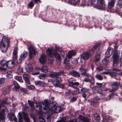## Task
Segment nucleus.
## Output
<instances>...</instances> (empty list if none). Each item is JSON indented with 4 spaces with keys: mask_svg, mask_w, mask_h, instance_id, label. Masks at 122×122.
<instances>
[{
    "mask_svg": "<svg viewBox=\"0 0 122 122\" xmlns=\"http://www.w3.org/2000/svg\"><path fill=\"white\" fill-rule=\"evenodd\" d=\"M96 92V93L98 94V95L100 97V98H102V97H104L105 95V94L103 93L101 91H97Z\"/></svg>",
    "mask_w": 122,
    "mask_h": 122,
    "instance_id": "nucleus-34",
    "label": "nucleus"
},
{
    "mask_svg": "<svg viewBox=\"0 0 122 122\" xmlns=\"http://www.w3.org/2000/svg\"><path fill=\"white\" fill-rule=\"evenodd\" d=\"M15 80L20 82L22 79V77L21 76H15Z\"/></svg>",
    "mask_w": 122,
    "mask_h": 122,
    "instance_id": "nucleus-56",
    "label": "nucleus"
},
{
    "mask_svg": "<svg viewBox=\"0 0 122 122\" xmlns=\"http://www.w3.org/2000/svg\"><path fill=\"white\" fill-rule=\"evenodd\" d=\"M38 120L39 121H37L36 122H46L45 120L42 117H40L38 118Z\"/></svg>",
    "mask_w": 122,
    "mask_h": 122,
    "instance_id": "nucleus-48",
    "label": "nucleus"
},
{
    "mask_svg": "<svg viewBox=\"0 0 122 122\" xmlns=\"http://www.w3.org/2000/svg\"><path fill=\"white\" fill-rule=\"evenodd\" d=\"M10 40L5 36H3L0 41V49L2 52H6L8 48L9 47Z\"/></svg>",
    "mask_w": 122,
    "mask_h": 122,
    "instance_id": "nucleus-1",
    "label": "nucleus"
},
{
    "mask_svg": "<svg viewBox=\"0 0 122 122\" xmlns=\"http://www.w3.org/2000/svg\"><path fill=\"white\" fill-rule=\"evenodd\" d=\"M14 83L15 85L14 87L16 90H19L20 88L19 85L17 83V82L15 81H14Z\"/></svg>",
    "mask_w": 122,
    "mask_h": 122,
    "instance_id": "nucleus-44",
    "label": "nucleus"
},
{
    "mask_svg": "<svg viewBox=\"0 0 122 122\" xmlns=\"http://www.w3.org/2000/svg\"><path fill=\"white\" fill-rule=\"evenodd\" d=\"M115 2V1L114 0H111L108 3V8L109 9H110L113 8Z\"/></svg>",
    "mask_w": 122,
    "mask_h": 122,
    "instance_id": "nucleus-24",
    "label": "nucleus"
},
{
    "mask_svg": "<svg viewBox=\"0 0 122 122\" xmlns=\"http://www.w3.org/2000/svg\"><path fill=\"white\" fill-rule=\"evenodd\" d=\"M82 121L83 122H90L89 119L85 117H83Z\"/></svg>",
    "mask_w": 122,
    "mask_h": 122,
    "instance_id": "nucleus-45",
    "label": "nucleus"
},
{
    "mask_svg": "<svg viewBox=\"0 0 122 122\" xmlns=\"http://www.w3.org/2000/svg\"><path fill=\"white\" fill-rule=\"evenodd\" d=\"M76 90L73 91L72 94L73 95H75L79 93V88H77V87L76 88Z\"/></svg>",
    "mask_w": 122,
    "mask_h": 122,
    "instance_id": "nucleus-40",
    "label": "nucleus"
},
{
    "mask_svg": "<svg viewBox=\"0 0 122 122\" xmlns=\"http://www.w3.org/2000/svg\"><path fill=\"white\" fill-rule=\"evenodd\" d=\"M25 68L27 72H29L33 71V68L31 64L26 65L25 66Z\"/></svg>",
    "mask_w": 122,
    "mask_h": 122,
    "instance_id": "nucleus-21",
    "label": "nucleus"
},
{
    "mask_svg": "<svg viewBox=\"0 0 122 122\" xmlns=\"http://www.w3.org/2000/svg\"><path fill=\"white\" fill-rule=\"evenodd\" d=\"M81 92L82 93V96L85 99L86 97H87L91 96L92 93L90 92V89L85 87H82L81 90Z\"/></svg>",
    "mask_w": 122,
    "mask_h": 122,
    "instance_id": "nucleus-5",
    "label": "nucleus"
},
{
    "mask_svg": "<svg viewBox=\"0 0 122 122\" xmlns=\"http://www.w3.org/2000/svg\"><path fill=\"white\" fill-rule=\"evenodd\" d=\"M7 103V102L6 100H0V122H3L5 121L4 110L3 109L0 110L1 107H5Z\"/></svg>",
    "mask_w": 122,
    "mask_h": 122,
    "instance_id": "nucleus-4",
    "label": "nucleus"
},
{
    "mask_svg": "<svg viewBox=\"0 0 122 122\" xmlns=\"http://www.w3.org/2000/svg\"><path fill=\"white\" fill-rule=\"evenodd\" d=\"M29 50V58L30 60H32L33 57V54L34 55H35L36 53V49L34 47H33L31 45L30 47L28 48Z\"/></svg>",
    "mask_w": 122,
    "mask_h": 122,
    "instance_id": "nucleus-9",
    "label": "nucleus"
},
{
    "mask_svg": "<svg viewBox=\"0 0 122 122\" xmlns=\"http://www.w3.org/2000/svg\"><path fill=\"white\" fill-rule=\"evenodd\" d=\"M46 58L44 55H41L39 58V61L42 64H44L45 62Z\"/></svg>",
    "mask_w": 122,
    "mask_h": 122,
    "instance_id": "nucleus-19",
    "label": "nucleus"
},
{
    "mask_svg": "<svg viewBox=\"0 0 122 122\" xmlns=\"http://www.w3.org/2000/svg\"><path fill=\"white\" fill-rule=\"evenodd\" d=\"M65 73L63 70H61L59 71V72H57L58 76H61V75H63Z\"/></svg>",
    "mask_w": 122,
    "mask_h": 122,
    "instance_id": "nucleus-46",
    "label": "nucleus"
},
{
    "mask_svg": "<svg viewBox=\"0 0 122 122\" xmlns=\"http://www.w3.org/2000/svg\"><path fill=\"white\" fill-rule=\"evenodd\" d=\"M76 54V52L75 51H68V58L69 59H71L73 56H75Z\"/></svg>",
    "mask_w": 122,
    "mask_h": 122,
    "instance_id": "nucleus-22",
    "label": "nucleus"
},
{
    "mask_svg": "<svg viewBox=\"0 0 122 122\" xmlns=\"http://www.w3.org/2000/svg\"><path fill=\"white\" fill-rule=\"evenodd\" d=\"M56 51V49H53L52 48H48L46 51L47 55L49 57H53Z\"/></svg>",
    "mask_w": 122,
    "mask_h": 122,
    "instance_id": "nucleus-12",
    "label": "nucleus"
},
{
    "mask_svg": "<svg viewBox=\"0 0 122 122\" xmlns=\"http://www.w3.org/2000/svg\"><path fill=\"white\" fill-rule=\"evenodd\" d=\"M77 97L76 96H74L71 98L70 100V102H74L76 101L77 99Z\"/></svg>",
    "mask_w": 122,
    "mask_h": 122,
    "instance_id": "nucleus-50",
    "label": "nucleus"
},
{
    "mask_svg": "<svg viewBox=\"0 0 122 122\" xmlns=\"http://www.w3.org/2000/svg\"><path fill=\"white\" fill-rule=\"evenodd\" d=\"M34 5L32 1H31L29 3L27 6L29 8H31L33 7Z\"/></svg>",
    "mask_w": 122,
    "mask_h": 122,
    "instance_id": "nucleus-43",
    "label": "nucleus"
},
{
    "mask_svg": "<svg viewBox=\"0 0 122 122\" xmlns=\"http://www.w3.org/2000/svg\"><path fill=\"white\" fill-rule=\"evenodd\" d=\"M28 55V53L26 51H24L22 54L20 56L18 63L19 64L21 62L23 61L27 57Z\"/></svg>",
    "mask_w": 122,
    "mask_h": 122,
    "instance_id": "nucleus-13",
    "label": "nucleus"
},
{
    "mask_svg": "<svg viewBox=\"0 0 122 122\" xmlns=\"http://www.w3.org/2000/svg\"><path fill=\"white\" fill-rule=\"evenodd\" d=\"M113 52V49L111 47H109L105 53V56L106 58H109L111 56Z\"/></svg>",
    "mask_w": 122,
    "mask_h": 122,
    "instance_id": "nucleus-14",
    "label": "nucleus"
},
{
    "mask_svg": "<svg viewBox=\"0 0 122 122\" xmlns=\"http://www.w3.org/2000/svg\"><path fill=\"white\" fill-rule=\"evenodd\" d=\"M28 102L29 105L31 107H33L34 105V102L32 101H30L29 100H28Z\"/></svg>",
    "mask_w": 122,
    "mask_h": 122,
    "instance_id": "nucleus-54",
    "label": "nucleus"
},
{
    "mask_svg": "<svg viewBox=\"0 0 122 122\" xmlns=\"http://www.w3.org/2000/svg\"><path fill=\"white\" fill-rule=\"evenodd\" d=\"M120 53L117 50L114 51L112 58L113 59V64L117 65L118 64Z\"/></svg>",
    "mask_w": 122,
    "mask_h": 122,
    "instance_id": "nucleus-6",
    "label": "nucleus"
},
{
    "mask_svg": "<svg viewBox=\"0 0 122 122\" xmlns=\"http://www.w3.org/2000/svg\"><path fill=\"white\" fill-rule=\"evenodd\" d=\"M10 91V89L8 88L4 89L2 91L3 94L5 95L8 94Z\"/></svg>",
    "mask_w": 122,
    "mask_h": 122,
    "instance_id": "nucleus-36",
    "label": "nucleus"
},
{
    "mask_svg": "<svg viewBox=\"0 0 122 122\" xmlns=\"http://www.w3.org/2000/svg\"><path fill=\"white\" fill-rule=\"evenodd\" d=\"M79 70L80 72L81 73V74L82 76L85 75L86 73H87V70L86 69L81 67L79 68Z\"/></svg>",
    "mask_w": 122,
    "mask_h": 122,
    "instance_id": "nucleus-31",
    "label": "nucleus"
},
{
    "mask_svg": "<svg viewBox=\"0 0 122 122\" xmlns=\"http://www.w3.org/2000/svg\"><path fill=\"white\" fill-rule=\"evenodd\" d=\"M54 57L56 59V60L59 62H61V57L60 54L58 53L56 51L54 55Z\"/></svg>",
    "mask_w": 122,
    "mask_h": 122,
    "instance_id": "nucleus-20",
    "label": "nucleus"
},
{
    "mask_svg": "<svg viewBox=\"0 0 122 122\" xmlns=\"http://www.w3.org/2000/svg\"><path fill=\"white\" fill-rule=\"evenodd\" d=\"M5 81V80L4 78H0V85L4 83Z\"/></svg>",
    "mask_w": 122,
    "mask_h": 122,
    "instance_id": "nucleus-61",
    "label": "nucleus"
},
{
    "mask_svg": "<svg viewBox=\"0 0 122 122\" xmlns=\"http://www.w3.org/2000/svg\"><path fill=\"white\" fill-rule=\"evenodd\" d=\"M96 0H89V1L91 3L92 5H94V3L96 2Z\"/></svg>",
    "mask_w": 122,
    "mask_h": 122,
    "instance_id": "nucleus-62",
    "label": "nucleus"
},
{
    "mask_svg": "<svg viewBox=\"0 0 122 122\" xmlns=\"http://www.w3.org/2000/svg\"><path fill=\"white\" fill-rule=\"evenodd\" d=\"M8 117L9 119L11 121H14L15 122H16L17 121V118L14 113H10Z\"/></svg>",
    "mask_w": 122,
    "mask_h": 122,
    "instance_id": "nucleus-16",
    "label": "nucleus"
},
{
    "mask_svg": "<svg viewBox=\"0 0 122 122\" xmlns=\"http://www.w3.org/2000/svg\"><path fill=\"white\" fill-rule=\"evenodd\" d=\"M17 70L18 71L20 72H23V67L21 66H19L18 69Z\"/></svg>",
    "mask_w": 122,
    "mask_h": 122,
    "instance_id": "nucleus-55",
    "label": "nucleus"
},
{
    "mask_svg": "<svg viewBox=\"0 0 122 122\" xmlns=\"http://www.w3.org/2000/svg\"><path fill=\"white\" fill-rule=\"evenodd\" d=\"M37 108L39 107V111L40 112H41L42 110V107L41 105L36 106Z\"/></svg>",
    "mask_w": 122,
    "mask_h": 122,
    "instance_id": "nucleus-63",
    "label": "nucleus"
},
{
    "mask_svg": "<svg viewBox=\"0 0 122 122\" xmlns=\"http://www.w3.org/2000/svg\"><path fill=\"white\" fill-rule=\"evenodd\" d=\"M48 68L47 66H43L41 68V70L43 72L46 73L48 71Z\"/></svg>",
    "mask_w": 122,
    "mask_h": 122,
    "instance_id": "nucleus-35",
    "label": "nucleus"
},
{
    "mask_svg": "<svg viewBox=\"0 0 122 122\" xmlns=\"http://www.w3.org/2000/svg\"><path fill=\"white\" fill-rule=\"evenodd\" d=\"M113 71H115L113 72L112 71L109 73L110 75L112 77H114L117 76V75H118V73H117L116 71H121L120 69L116 68H114L113 69Z\"/></svg>",
    "mask_w": 122,
    "mask_h": 122,
    "instance_id": "nucleus-15",
    "label": "nucleus"
},
{
    "mask_svg": "<svg viewBox=\"0 0 122 122\" xmlns=\"http://www.w3.org/2000/svg\"><path fill=\"white\" fill-rule=\"evenodd\" d=\"M120 85V83L117 82H116L112 84V85L113 86V89L111 90V91L112 92H113L116 91Z\"/></svg>",
    "mask_w": 122,
    "mask_h": 122,
    "instance_id": "nucleus-18",
    "label": "nucleus"
},
{
    "mask_svg": "<svg viewBox=\"0 0 122 122\" xmlns=\"http://www.w3.org/2000/svg\"><path fill=\"white\" fill-rule=\"evenodd\" d=\"M44 107H43L44 110H47L50 108L49 104H45Z\"/></svg>",
    "mask_w": 122,
    "mask_h": 122,
    "instance_id": "nucleus-58",
    "label": "nucleus"
},
{
    "mask_svg": "<svg viewBox=\"0 0 122 122\" xmlns=\"http://www.w3.org/2000/svg\"><path fill=\"white\" fill-rule=\"evenodd\" d=\"M114 49L115 50H117V49L119 46V45L116 42L114 43Z\"/></svg>",
    "mask_w": 122,
    "mask_h": 122,
    "instance_id": "nucleus-60",
    "label": "nucleus"
},
{
    "mask_svg": "<svg viewBox=\"0 0 122 122\" xmlns=\"http://www.w3.org/2000/svg\"><path fill=\"white\" fill-rule=\"evenodd\" d=\"M70 3L71 4H73L75 6H76L77 5H78L79 3L80 2V0H69Z\"/></svg>",
    "mask_w": 122,
    "mask_h": 122,
    "instance_id": "nucleus-26",
    "label": "nucleus"
},
{
    "mask_svg": "<svg viewBox=\"0 0 122 122\" xmlns=\"http://www.w3.org/2000/svg\"><path fill=\"white\" fill-rule=\"evenodd\" d=\"M23 115V117L25 122H30L29 119L28 117V116L26 113L24 112H22Z\"/></svg>",
    "mask_w": 122,
    "mask_h": 122,
    "instance_id": "nucleus-25",
    "label": "nucleus"
},
{
    "mask_svg": "<svg viewBox=\"0 0 122 122\" xmlns=\"http://www.w3.org/2000/svg\"><path fill=\"white\" fill-rule=\"evenodd\" d=\"M7 61H6L4 59H2L0 61V64L3 67L5 65L7 66Z\"/></svg>",
    "mask_w": 122,
    "mask_h": 122,
    "instance_id": "nucleus-33",
    "label": "nucleus"
},
{
    "mask_svg": "<svg viewBox=\"0 0 122 122\" xmlns=\"http://www.w3.org/2000/svg\"><path fill=\"white\" fill-rule=\"evenodd\" d=\"M57 76H58L57 72H53L49 74V76L52 78H56Z\"/></svg>",
    "mask_w": 122,
    "mask_h": 122,
    "instance_id": "nucleus-37",
    "label": "nucleus"
},
{
    "mask_svg": "<svg viewBox=\"0 0 122 122\" xmlns=\"http://www.w3.org/2000/svg\"><path fill=\"white\" fill-rule=\"evenodd\" d=\"M55 48L57 51H58L60 52H62L63 51L62 49L61 48L60 46H55Z\"/></svg>",
    "mask_w": 122,
    "mask_h": 122,
    "instance_id": "nucleus-47",
    "label": "nucleus"
},
{
    "mask_svg": "<svg viewBox=\"0 0 122 122\" xmlns=\"http://www.w3.org/2000/svg\"><path fill=\"white\" fill-rule=\"evenodd\" d=\"M104 25L106 29L108 30H110V28L112 26V23L110 21H108L104 23Z\"/></svg>",
    "mask_w": 122,
    "mask_h": 122,
    "instance_id": "nucleus-23",
    "label": "nucleus"
},
{
    "mask_svg": "<svg viewBox=\"0 0 122 122\" xmlns=\"http://www.w3.org/2000/svg\"><path fill=\"white\" fill-rule=\"evenodd\" d=\"M108 63V61L106 58H104L103 60H102V64L103 65H107Z\"/></svg>",
    "mask_w": 122,
    "mask_h": 122,
    "instance_id": "nucleus-41",
    "label": "nucleus"
},
{
    "mask_svg": "<svg viewBox=\"0 0 122 122\" xmlns=\"http://www.w3.org/2000/svg\"><path fill=\"white\" fill-rule=\"evenodd\" d=\"M105 83H104V84L102 86V87L100 89H101V90L103 91H107V89L106 88L105 86Z\"/></svg>",
    "mask_w": 122,
    "mask_h": 122,
    "instance_id": "nucleus-52",
    "label": "nucleus"
},
{
    "mask_svg": "<svg viewBox=\"0 0 122 122\" xmlns=\"http://www.w3.org/2000/svg\"><path fill=\"white\" fill-rule=\"evenodd\" d=\"M92 79H90V81L89 82L92 85L94 84L95 82V79L93 77L91 76Z\"/></svg>",
    "mask_w": 122,
    "mask_h": 122,
    "instance_id": "nucleus-57",
    "label": "nucleus"
},
{
    "mask_svg": "<svg viewBox=\"0 0 122 122\" xmlns=\"http://www.w3.org/2000/svg\"><path fill=\"white\" fill-rule=\"evenodd\" d=\"M35 83L36 85L41 86H43V82L40 81H36L35 82Z\"/></svg>",
    "mask_w": 122,
    "mask_h": 122,
    "instance_id": "nucleus-39",
    "label": "nucleus"
},
{
    "mask_svg": "<svg viewBox=\"0 0 122 122\" xmlns=\"http://www.w3.org/2000/svg\"><path fill=\"white\" fill-rule=\"evenodd\" d=\"M23 77L24 80L26 83L28 84H30L29 80L30 76L29 75L27 74H24L23 75Z\"/></svg>",
    "mask_w": 122,
    "mask_h": 122,
    "instance_id": "nucleus-17",
    "label": "nucleus"
},
{
    "mask_svg": "<svg viewBox=\"0 0 122 122\" xmlns=\"http://www.w3.org/2000/svg\"><path fill=\"white\" fill-rule=\"evenodd\" d=\"M91 18H90L87 19V23L85 24L86 27L87 28H92L94 26L96 28H97L99 26V22L97 19L94 17H93L92 20L94 23H92V22L91 21Z\"/></svg>",
    "mask_w": 122,
    "mask_h": 122,
    "instance_id": "nucleus-2",
    "label": "nucleus"
},
{
    "mask_svg": "<svg viewBox=\"0 0 122 122\" xmlns=\"http://www.w3.org/2000/svg\"><path fill=\"white\" fill-rule=\"evenodd\" d=\"M93 118L97 122H99L100 121V115L97 113H95L94 115Z\"/></svg>",
    "mask_w": 122,
    "mask_h": 122,
    "instance_id": "nucleus-27",
    "label": "nucleus"
},
{
    "mask_svg": "<svg viewBox=\"0 0 122 122\" xmlns=\"http://www.w3.org/2000/svg\"><path fill=\"white\" fill-rule=\"evenodd\" d=\"M90 56V54L87 52L84 53L82 57L84 60H87L89 59Z\"/></svg>",
    "mask_w": 122,
    "mask_h": 122,
    "instance_id": "nucleus-28",
    "label": "nucleus"
},
{
    "mask_svg": "<svg viewBox=\"0 0 122 122\" xmlns=\"http://www.w3.org/2000/svg\"><path fill=\"white\" fill-rule=\"evenodd\" d=\"M117 5L119 6L120 8H122V0H118Z\"/></svg>",
    "mask_w": 122,
    "mask_h": 122,
    "instance_id": "nucleus-49",
    "label": "nucleus"
},
{
    "mask_svg": "<svg viewBox=\"0 0 122 122\" xmlns=\"http://www.w3.org/2000/svg\"><path fill=\"white\" fill-rule=\"evenodd\" d=\"M18 115L19 116L18 117L19 122H23L22 120L23 119H24V118L23 117L22 112V113L19 112Z\"/></svg>",
    "mask_w": 122,
    "mask_h": 122,
    "instance_id": "nucleus-32",
    "label": "nucleus"
},
{
    "mask_svg": "<svg viewBox=\"0 0 122 122\" xmlns=\"http://www.w3.org/2000/svg\"><path fill=\"white\" fill-rule=\"evenodd\" d=\"M97 5L96 6L98 9L105 10L106 5L104 0H97Z\"/></svg>",
    "mask_w": 122,
    "mask_h": 122,
    "instance_id": "nucleus-7",
    "label": "nucleus"
},
{
    "mask_svg": "<svg viewBox=\"0 0 122 122\" xmlns=\"http://www.w3.org/2000/svg\"><path fill=\"white\" fill-rule=\"evenodd\" d=\"M67 81L68 82V86L74 88H76L79 85V83L78 82H73L74 79L71 78H69L67 79Z\"/></svg>",
    "mask_w": 122,
    "mask_h": 122,
    "instance_id": "nucleus-8",
    "label": "nucleus"
},
{
    "mask_svg": "<svg viewBox=\"0 0 122 122\" xmlns=\"http://www.w3.org/2000/svg\"><path fill=\"white\" fill-rule=\"evenodd\" d=\"M103 84L104 83H99L97 82L96 83V84L97 85V86L99 88V89H100L101 88V87H102V86Z\"/></svg>",
    "mask_w": 122,
    "mask_h": 122,
    "instance_id": "nucleus-53",
    "label": "nucleus"
},
{
    "mask_svg": "<svg viewBox=\"0 0 122 122\" xmlns=\"http://www.w3.org/2000/svg\"><path fill=\"white\" fill-rule=\"evenodd\" d=\"M96 77L100 80H102L103 79L102 76L100 75L97 74L96 76Z\"/></svg>",
    "mask_w": 122,
    "mask_h": 122,
    "instance_id": "nucleus-51",
    "label": "nucleus"
},
{
    "mask_svg": "<svg viewBox=\"0 0 122 122\" xmlns=\"http://www.w3.org/2000/svg\"><path fill=\"white\" fill-rule=\"evenodd\" d=\"M92 89L94 92H95L96 91L98 90L99 89V88L97 86L93 87L92 88Z\"/></svg>",
    "mask_w": 122,
    "mask_h": 122,
    "instance_id": "nucleus-59",
    "label": "nucleus"
},
{
    "mask_svg": "<svg viewBox=\"0 0 122 122\" xmlns=\"http://www.w3.org/2000/svg\"><path fill=\"white\" fill-rule=\"evenodd\" d=\"M55 80L56 82L57 83L55 84L56 86H58V84H59V83L61 82L62 81L61 78L58 77V76H57L56 77Z\"/></svg>",
    "mask_w": 122,
    "mask_h": 122,
    "instance_id": "nucleus-38",
    "label": "nucleus"
},
{
    "mask_svg": "<svg viewBox=\"0 0 122 122\" xmlns=\"http://www.w3.org/2000/svg\"><path fill=\"white\" fill-rule=\"evenodd\" d=\"M101 45V42H97L90 50L91 51L93 52L95 51L97 48H98V51L96 52L95 56V61L96 62L99 61L100 60L101 52L100 51V48H99V47Z\"/></svg>",
    "mask_w": 122,
    "mask_h": 122,
    "instance_id": "nucleus-3",
    "label": "nucleus"
},
{
    "mask_svg": "<svg viewBox=\"0 0 122 122\" xmlns=\"http://www.w3.org/2000/svg\"><path fill=\"white\" fill-rule=\"evenodd\" d=\"M39 78L41 79L44 80L46 77V75L45 74H41L39 76Z\"/></svg>",
    "mask_w": 122,
    "mask_h": 122,
    "instance_id": "nucleus-42",
    "label": "nucleus"
},
{
    "mask_svg": "<svg viewBox=\"0 0 122 122\" xmlns=\"http://www.w3.org/2000/svg\"><path fill=\"white\" fill-rule=\"evenodd\" d=\"M58 106L57 105H56V104H54L52 105L51 107V109L50 108L48 109V110H46V112L49 116H51L53 114V112H56V111L57 110V108Z\"/></svg>",
    "mask_w": 122,
    "mask_h": 122,
    "instance_id": "nucleus-10",
    "label": "nucleus"
},
{
    "mask_svg": "<svg viewBox=\"0 0 122 122\" xmlns=\"http://www.w3.org/2000/svg\"><path fill=\"white\" fill-rule=\"evenodd\" d=\"M17 49L15 48L14 51L13 58L14 59L15 61H16L17 60Z\"/></svg>",
    "mask_w": 122,
    "mask_h": 122,
    "instance_id": "nucleus-29",
    "label": "nucleus"
},
{
    "mask_svg": "<svg viewBox=\"0 0 122 122\" xmlns=\"http://www.w3.org/2000/svg\"><path fill=\"white\" fill-rule=\"evenodd\" d=\"M83 81L85 82H88L90 81V79L88 78H85L83 80Z\"/></svg>",
    "mask_w": 122,
    "mask_h": 122,
    "instance_id": "nucleus-64",
    "label": "nucleus"
},
{
    "mask_svg": "<svg viewBox=\"0 0 122 122\" xmlns=\"http://www.w3.org/2000/svg\"><path fill=\"white\" fill-rule=\"evenodd\" d=\"M15 62L17 64H19L18 60L15 61L14 59L13 58L12 60H10L7 61L6 66L8 68H12L14 67L15 65Z\"/></svg>",
    "mask_w": 122,
    "mask_h": 122,
    "instance_id": "nucleus-11",
    "label": "nucleus"
},
{
    "mask_svg": "<svg viewBox=\"0 0 122 122\" xmlns=\"http://www.w3.org/2000/svg\"><path fill=\"white\" fill-rule=\"evenodd\" d=\"M71 74L75 77H80V74L77 71H73L71 72Z\"/></svg>",
    "mask_w": 122,
    "mask_h": 122,
    "instance_id": "nucleus-30",
    "label": "nucleus"
}]
</instances>
